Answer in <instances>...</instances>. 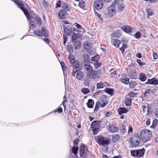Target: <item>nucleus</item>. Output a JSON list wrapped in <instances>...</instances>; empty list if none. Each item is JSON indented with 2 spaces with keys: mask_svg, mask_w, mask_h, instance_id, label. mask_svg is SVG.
Masks as SVG:
<instances>
[{
  "mask_svg": "<svg viewBox=\"0 0 158 158\" xmlns=\"http://www.w3.org/2000/svg\"><path fill=\"white\" fill-rule=\"evenodd\" d=\"M140 138L144 143L147 142L150 139L152 134L149 130L143 129L140 132Z\"/></svg>",
  "mask_w": 158,
  "mask_h": 158,
  "instance_id": "f257e3e1",
  "label": "nucleus"
},
{
  "mask_svg": "<svg viewBox=\"0 0 158 158\" xmlns=\"http://www.w3.org/2000/svg\"><path fill=\"white\" fill-rule=\"evenodd\" d=\"M96 142L99 145L105 147L110 143V141L108 138L99 135L97 137Z\"/></svg>",
  "mask_w": 158,
  "mask_h": 158,
  "instance_id": "f03ea898",
  "label": "nucleus"
},
{
  "mask_svg": "<svg viewBox=\"0 0 158 158\" xmlns=\"http://www.w3.org/2000/svg\"><path fill=\"white\" fill-rule=\"evenodd\" d=\"M130 140L132 147L136 148L140 142V137L138 134H134L130 137Z\"/></svg>",
  "mask_w": 158,
  "mask_h": 158,
  "instance_id": "7ed1b4c3",
  "label": "nucleus"
},
{
  "mask_svg": "<svg viewBox=\"0 0 158 158\" xmlns=\"http://www.w3.org/2000/svg\"><path fill=\"white\" fill-rule=\"evenodd\" d=\"M145 151V149L143 148L141 149L131 150V156L135 158H140L144 154Z\"/></svg>",
  "mask_w": 158,
  "mask_h": 158,
  "instance_id": "20e7f679",
  "label": "nucleus"
},
{
  "mask_svg": "<svg viewBox=\"0 0 158 158\" xmlns=\"http://www.w3.org/2000/svg\"><path fill=\"white\" fill-rule=\"evenodd\" d=\"M16 4L19 8L23 12L26 17L28 19L30 17V15L28 10L24 7L23 3L18 0H11Z\"/></svg>",
  "mask_w": 158,
  "mask_h": 158,
  "instance_id": "39448f33",
  "label": "nucleus"
},
{
  "mask_svg": "<svg viewBox=\"0 0 158 158\" xmlns=\"http://www.w3.org/2000/svg\"><path fill=\"white\" fill-rule=\"evenodd\" d=\"M118 2L117 0L114 1L112 2V5L108 8L107 13L109 16H112L115 13V6Z\"/></svg>",
  "mask_w": 158,
  "mask_h": 158,
  "instance_id": "423d86ee",
  "label": "nucleus"
},
{
  "mask_svg": "<svg viewBox=\"0 0 158 158\" xmlns=\"http://www.w3.org/2000/svg\"><path fill=\"white\" fill-rule=\"evenodd\" d=\"M94 8L97 10L101 9L103 6V2L102 0H96L94 2Z\"/></svg>",
  "mask_w": 158,
  "mask_h": 158,
  "instance_id": "0eeeda50",
  "label": "nucleus"
},
{
  "mask_svg": "<svg viewBox=\"0 0 158 158\" xmlns=\"http://www.w3.org/2000/svg\"><path fill=\"white\" fill-rule=\"evenodd\" d=\"M146 84L152 85H158V79H156L155 77L151 79H148V81L146 82Z\"/></svg>",
  "mask_w": 158,
  "mask_h": 158,
  "instance_id": "6e6552de",
  "label": "nucleus"
},
{
  "mask_svg": "<svg viewBox=\"0 0 158 158\" xmlns=\"http://www.w3.org/2000/svg\"><path fill=\"white\" fill-rule=\"evenodd\" d=\"M67 11L64 10H60L58 13V15L60 18L61 19H65L68 16V14Z\"/></svg>",
  "mask_w": 158,
  "mask_h": 158,
  "instance_id": "1a4fd4ad",
  "label": "nucleus"
},
{
  "mask_svg": "<svg viewBox=\"0 0 158 158\" xmlns=\"http://www.w3.org/2000/svg\"><path fill=\"white\" fill-rule=\"evenodd\" d=\"M64 33L68 36H70L72 34V29L71 26H68L64 27Z\"/></svg>",
  "mask_w": 158,
  "mask_h": 158,
  "instance_id": "9d476101",
  "label": "nucleus"
},
{
  "mask_svg": "<svg viewBox=\"0 0 158 158\" xmlns=\"http://www.w3.org/2000/svg\"><path fill=\"white\" fill-rule=\"evenodd\" d=\"M108 129L110 131L111 133L117 132L119 130L118 127L114 124L110 125L108 127Z\"/></svg>",
  "mask_w": 158,
  "mask_h": 158,
  "instance_id": "9b49d317",
  "label": "nucleus"
},
{
  "mask_svg": "<svg viewBox=\"0 0 158 158\" xmlns=\"http://www.w3.org/2000/svg\"><path fill=\"white\" fill-rule=\"evenodd\" d=\"M86 149L87 150L88 148L85 145H81L80 148V155L81 157H83L84 154L85 150Z\"/></svg>",
  "mask_w": 158,
  "mask_h": 158,
  "instance_id": "f8f14e48",
  "label": "nucleus"
},
{
  "mask_svg": "<svg viewBox=\"0 0 158 158\" xmlns=\"http://www.w3.org/2000/svg\"><path fill=\"white\" fill-rule=\"evenodd\" d=\"M122 30L127 33L131 32L132 31V28L130 26L128 25L123 26L122 28Z\"/></svg>",
  "mask_w": 158,
  "mask_h": 158,
  "instance_id": "ddd939ff",
  "label": "nucleus"
},
{
  "mask_svg": "<svg viewBox=\"0 0 158 158\" xmlns=\"http://www.w3.org/2000/svg\"><path fill=\"white\" fill-rule=\"evenodd\" d=\"M118 114L121 115L123 114H125L128 112V110L124 107H120L118 109Z\"/></svg>",
  "mask_w": 158,
  "mask_h": 158,
  "instance_id": "4468645a",
  "label": "nucleus"
},
{
  "mask_svg": "<svg viewBox=\"0 0 158 158\" xmlns=\"http://www.w3.org/2000/svg\"><path fill=\"white\" fill-rule=\"evenodd\" d=\"M81 36V34L79 33H73L72 36V39L73 42H74L76 40L80 38Z\"/></svg>",
  "mask_w": 158,
  "mask_h": 158,
  "instance_id": "2eb2a0df",
  "label": "nucleus"
},
{
  "mask_svg": "<svg viewBox=\"0 0 158 158\" xmlns=\"http://www.w3.org/2000/svg\"><path fill=\"white\" fill-rule=\"evenodd\" d=\"M94 101L92 99H89L86 103L87 107L89 108H93L94 107Z\"/></svg>",
  "mask_w": 158,
  "mask_h": 158,
  "instance_id": "dca6fc26",
  "label": "nucleus"
},
{
  "mask_svg": "<svg viewBox=\"0 0 158 158\" xmlns=\"http://www.w3.org/2000/svg\"><path fill=\"white\" fill-rule=\"evenodd\" d=\"M112 43L113 45L116 47L118 48L121 42L119 40L114 39L112 40Z\"/></svg>",
  "mask_w": 158,
  "mask_h": 158,
  "instance_id": "f3484780",
  "label": "nucleus"
},
{
  "mask_svg": "<svg viewBox=\"0 0 158 158\" xmlns=\"http://www.w3.org/2000/svg\"><path fill=\"white\" fill-rule=\"evenodd\" d=\"M121 137L120 135H118L117 134H115L114 135H112V141L115 143L117 142V141H119Z\"/></svg>",
  "mask_w": 158,
  "mask_h": 158,
  "instance_id": "a211bd4d",
  "label": "nucleus"
},
{
  "mask_svg": "<svg viewBox=\"0 0 158 158\" xmlns=\"http://www.w3.org/2000/svg\"><path fill=\"white\" fill-rule=\"evenodd\" d=\"M100 124L99 122L97 120H94L92 122L91 124V128L98 127Z\"/></svg>",
  "mask_w": 158,
  "mask_h": 158,
  "instance_id": "6ab92c4d",
  "label": "nucleus"
},
{
  "mask_svg": "<svg viewBox=\"0 0 158 158\" xmlns=\"http://www.w3.org/2000/svg\"><path fill=\"white\" fill-rule=\"evenodd\" d=\"M147 79L146 74L143 73H141L139 74V80L142 82L145 81Z\"/></svg>",
  "mask_w": 158,
  "mask_h": 158,
  "instance_id": "aec40b11",
  "label": "nucleus"
},
{
  "mask_svg": "<svg viewBox=\"0 0 158 158\" xmlns=\"http://www.w3.org/2000/svg\"><path fill=\"white\" fill-rule=\"evenodd\" d=\"M73 42V46L75 49H79L81 47V42L79 40Z\"/></svg>",
  "mask_w": 158,
  "mask_h": 158,
  "instance_id": "412c9836",
  "label": "nucleus"
},
{
  "mask_svg": "<svg viewBox=\"0 0 158 158\" xmlns=\"http://www.w3.org/2000/svg\"><path fill=\"white\" fill-rule=\"evenodd\" d=\"M129 77L131 79H135L137 77V73L135 71H130L129 75Z\"/></svg>",
  "mask_w": 158,
  "mask_h": 158,
  "instance_id": "4be33fe9",
  "label": "nucleus"
},
{
  "mask_svg": "<svg viewBox=\"0 0 158 158\" xmlns=\"http://www.w3.org/2000/svg\"><path fill=\"white\" fill-rule=\"evenodd\" d=\"M104 91L107 94L112 96L114 95V89L112 88H107L104 90Z\"/></svg>",
  "mask_w": 158,
  "mask_h": 158,
  "instance_id": "5701e85b",
  "label": "nucleus"
},
{
  "mask_svg": "<svg viewBox=\"0 0 158 158\" xmlns=\"http://www.w3.org/2000/svg\"><path fill=\"white\" fill-rule=\"evenodd\" d=\"M83 77V74L81 71H78L76 74V78L77 79L81 80Z\"/></svg>",
  "mask_w": 158,
  "mask_h": 158,
  "instance_id": "b1692460",
  "label": "nucleus"
},
{
  "mask_svg": "<svg viewBox=\"0 0 158 158\" xmlns=\"http://www.w3.org/2000/svg\"><path fill=\"white\" fill-rule=\"evenodd\" d=\"M83 56L84 58V61L85 64V63H88L89 62L90 60V58L88 54H84L83 55Z\"/></svg>",
  "mask_w": 158,
  "mask_h": 158,
  "instance_id": "393cba45",
  "label": "nucleus"
},
{
  "mask_svg": "<svg viewBox=\"0 0 158 158\" xmlns=\"http://www.w3.org/2000/svg\"><path fill=\"white\" fill-rule=\"evenodd\" d=\"M119 81L127 85L129 83V79L128 78H120Z\"/></svg>",
  "mask_w": 158,
  "mask_h": 158,
  "instance_id": "a878e982",
  "label": "nucleus"
},
{
  "mask_svg": "<svg viewBox=\"0 0 158 158\" xmlns=\"http://www.w3.org/2000/svg\"><path fill=\"white\" fill-rule=\"evenodd\" d=\"M121 35V30H117L113 33L112 36L113 37L118 38Z\"/></svg>",
  "mask_w": 158,
  "mask_h": 158,
  "instance_id": "bb28decb",
  "label": "nucleus"
},
{
  "mask_svg": "<svg viewBox=\"0 0 158 158\" xmlns=\"http://www.w3.org/2000/svg\"><path fill=\"white\" fill-rule=\"evenodd\" d=\"M78 148L75 146H73L72 148V152L73 154L75 156L77 155L78 151Z\"/></svg>",
  "mask_w": 158,
  "mask_h": 158,
  "instance_id": "cd10ccee",
  "label": "nucleus"
},
{
  "mask_svg": "<svg viewBox=\"0 0 158 158\" xmlns=\"http://www.w3.org/2000/svg\"><path fill=\"white\" fill-rule=\"evenodd\" d=\"M90 79H92V78H90L89 77H88L87 76L84 79L83 81L85 85L89 87V80Z\"/></svg>",
  "mask_w": 158,
  "mask_h": 158,
  "instance_id": "c85d7f7f",
  "label": "nucleus"
},
{
  "mask_svg": "<svg viewBox=\"0 0 158 158\" xmlns=\"http://www.w3.org/2000/svg\"><path fill=\"white\" fill-rule=\"evenodd\" d=\"M132 99L131 98H126L125 101V104L127 106H130L131 105Z\"/></svg>",
  "mask_w": 158,
  "mask_h": 158,
  "instance_id": "c756f323",
  "label": "nucleus"
},
{
  "mask_svg": "<svg viewBox=\"0 0 158 158\" xmlns=\"http://www.w3.org/2000/svg\"><path fill=\"white\" fill-rule=\"evenodd\" d=\"M129 87L130 88H134L137 85V83L136 81H131L129 83Z\"/></svg>",
  "mask_w": 158,
  "mask_h": 158,
  "instance_id": "7c9ffc66",
  "label": "nucleus"
},
{
  "mask_svg": "<svg viewBox=\"0 0 158 158\" xmlns=\"http://www.w3.org/2000/svg\"><path fill=\"white\" fill-rule=\"evenodd\" d=\"M41 32L42 33V35H43L44 36L47 37L48 36V34L45 29V27H43L41 28Z\"/></svg>",
  "mask_w": 158,
  "mask_h": 158,
  "instance_id": "2f4dec72",
  "label": "nucleus"
},
{
  "mask_svg": "<svg viewBox=\"0 0 158 158\" xmlns=\"http://www.w3.org/2000/svg\"><path fill=\"white\" fill-rule=\"evenodd\" d=\"M120 132L123 135L126 132V130L125 126L123 125H122L120 127Z\"/></svg>",
  "mask_w": 158,
  "mask_h": 158,
  "instance_id": "473e14b6",
  "label": "nucleus"
},
{
  "mask_svg": "<svg viewBox=\"0 0 158 158\" xmlns=\"http://www.w3.org/2000/svg\"><path fill=\"white\" fill-rule=\"evenodd\" d=\"M29 15H30L29 14ZM31 16L30 15V17L29 18H27V19L29 20V23H30V24L29 25L30 27V26H31L32 27H35L36 26V24L35 23L34 21H32L31 20Z\"/></svg>",
  "mask_w": 158,
  "mask_h": 158,
  "instance_id": "72a5a7b5",
  "label": "nucleus"
},
{
  "mask_svg": "<svg viewBox=\"0 0 158 158\" xmlns=\"http://www.w3.org/2000/svg\"><path fill=\"white\" fill-rule=\"evenodd\" d=\"M63 10H66V11H68L69 10V9L68 8V4L66 3H64L63 4L62 6Z\"/></svg>",
  "mask_w": 158,
  "mask_h": 158,
  "instance_id": "f704fd0d",
  "label": "nucleus"
},
{
  "mask_svg": "<svg viewBox=\"0 0 158 158\" xmlns=\"http://www.w3.org/2000/svg\"><path fill=\"white\" fill-rule=\"evenodd\" d=\"M104 86L105 85L102 82L98 83L97 84V88L98 89L103 88Z\"/></svg>",
  "mask_w": 158,
  "mask_h": 158,
  "instance_id": "c9c22d12",
  "label": "nucleus"
},
{
  "mask_svg": "<svg viewBox=\"0 0 158 158\" xmlns=\"http://www.w3.org/2000/svg\"><path fill=\"white\" fill-rule=\"evenodd\" d=\"M73 68L77 69L79 66V62L78 60H75V62L73 64Z\"/></svg>",
  "mask_w": 158,
  "mask_h": 158,
  "instance_id": "e433bc0d",
  "label": "nucleus"
},
{
  "mask_svg": "<svg viewBox=\"0 0 158 158\" xmlns=\"http://www.w3.org/2000/svg\"><path fill=\"white\" fill-rule=\"evenodd\" d=\"M84 67L86 71L88 70H93V68L90 65L84 64Z\"/></svg>",
  "mask_w": 158,
  "mask_h": 158,
  "instance_id": "4c0bfd02",
  "label": "nucleus"
},
{
  "mask_svg": "<svg viewBox=\"0 0 158 158\" xmlns=\"http://www.w3.org/2000/svg\"><path fill=\"white\" fill-rule=\"evenodd\" d=\"M67 49L69 52L72 53L73 51V47L72 45H69L67 46Z\"/></svg>",
  "mask_w": 158,
  "mask_h": 158,
  "instance_id": "58836bf2",
  "label": "nucleus"
},
{
  "mask_svg": "<svg viewBox=\"0 0 158 158\" xmlns=\"http://www.w3.org/2000/svg\"><path fill=\"white\" fill-rule=\"evenodd\" d=\"M81 92L83 94H86L89 92V90L88 88H84L81 89Z\"/></svg>",
  "mask_w": 158,
  "mask_h": 158,
  "instance_id": "ea45409f",
  "label": "nucleus"
},
{
  "mask_svg": "<svg viewBox=\"0 0 158 158\" xmlns=\"http://www.w3.org/2000/svg\"><path fill=\"white\" fill-rule=\"evenodd\" d=\"M34 33L36 35L40 36H42V33L40 30H34Z\"/></svg>",
  "mask_w": 158,
  "mask_h": 158,
  "instance_id": "a19ab883",
  "label": "nucleus"
},
{
  "mask_svg": "<svg viewBox=\"0 0 158 158\" xmlns=\"http://www.w3.org/2000/svg\"><path fill=\"white\" fill-rule=\"evenodd\" d=\"M34 19L36 23L39 25L41 24V21L40 19L38 17H35Z\"/></svg>",
  "mask_w": 158,
  "mask_h": 158,
  "instance_id": "79ce46f5",
  "label": "nucleus"
},
{
  "mask_svg": "<svg viewBox=\"0 0 158 158\" xmlns=\"http://www.w3.org/2000/svg\"><path fill=\"white\" fill-rule=\"evenodd\" d=\"M102 64L101 62H98V61H96L94 62V68L97 69L101 66Z\"/></svg>",
  "mask_w": 158,
  "mask_h": 158,
  "instance_id": "37998d69",
  "label": "nucleus"
},
{
  "mask_svg": "<svg viewBox=\"0 0 158 158\" xmlns=\"http://www.w3.org/2000/svg\"><path fill=\"white\" fill-rule=\"evenodd\" d=\"M93 73V70H88L86 72V74L87 77H89L90 78H92V73Z\"/></svg>",
  "mask_w": 158,
  "mask_h": 158,
  "instance_id": "c03bdc74",
  "label": "nucleus"
},
{
  "mask_svg": "<svg viewBox=\"0 0 158 158\" xmlns=\"http://www.w3.org/2000/svg\"><path fill=\"white\" fill-rule=\"evenodd\" d=\"M92 129L93 133L94 135L97 134L98 132L99 128L98 127H94L91 128Z\"/></svg>",
  "mask_w": 158,
  "mask_h": 158,
  "instance_id": "a18cd8bd",
  "label": "nucleus"
},
{
  "mask_svg": "<svg viewBox=\"0 0 158 158\" xmlns=\"http://www.w3.org/2000/svg\"><path fill=\"white\" fill-rule=\"evenodd\" d=\"M78 6L81 8H82L85 6V2L83 0H80L79 2Z\"/></svg>",
  "mask_w": 158,
  "mask_h": 158,
  "instance_id": "49530a36",
  "label": "nucleus"
},
{
  "mask_svg": "<svg viewBox=\"0 0 158 158\" xmlns=\"http://www.w3.org/2000/svg\"><path fill=\"white\" fill-rule=\"evenodd\" d=\"M146 11L148 13V16H151L152 15L153 13L152 9L149 8H148L146 10Z\"/></svg>",
  "mask_w": 158,
  "mask_h": 158,
  "instance_id": "de8ad7c7",
  "label": "nucleus"
},
{
  "mask_svg": "<svg viewBox=\"0 0 158 158\" xmlns=\"http://www.w3.org/2000/svg\"><path fill=\"white\" fill-rule=\"evenodd\" d=\"M134 36L136 39H138L141 37V34L140 32L137 31L135 34Z\"/></svg>",
  "mask_w": 158,
  "mask_h": 158,
  "instance_id": "09e8293b",
  "label": "nucleus"
},
{
  "mask_svg": "<svg viewBox=\"0 0 158 158\" xmlns=\"http://www.w3.org/2000/svg\"><path fill=\"white\" fill-rule=\"evenodd\" d=\"M137 63L139 64L140 66L142 67L143 65L145 64V63L144 62H142L140 59H137Z\"/></svg>",
  "mask_w": 158,
  "mask_h": 158,
  "instance_id": "8fccbe9b",
  "label": "nucleus"
},
{
  "mask_svg": "<svg viewBox=\"0 0 158 158\" xmlns=\"http://www.w3.org/2000/svg\"><path fill=\"white\" fill-rule=\"evenodd\" d=\"M100 104V103L98 102H97L96 103L95 107L94 109V111H97L98 110Z\"/></svg>",
  "mask_w": 158,
  "mask_h": 158,
  "instance_id": "3c124183",
  "label": "nucleus"
},
{
  "mask_svg": "<svg viewBox=\"0 0 158 158\" xmlns=\"http://www.w3.org/2000/svg\"><path fill=\"white\" fill-rule=\"evenodd\" d=\"M137 95L136 93H134L133 91L131 92L128 94V96L131 98L135 97Z\"/></svg>",
  "mask_w": 158,
  "mask_h": 158,
  "instance_id": "603ef678",
  "label": "nucleus"
},
{
  "mask_svg": "<svg viewBox=\"0 0 158 158\" xmlns=\"http://www.w3.org/2000/svg\"><path fill=\"white\" fill-rule=\"evenodd\" d=\"M61 2L60 0H58L56 4V8L60 7L61 6Z\"/></svg>",
  "mask_w": 158,
  "mask_h": 158,
  "instance_id": "864d4df0",
  "label": "nucleus"
},
{
  "mask_svg": "<svg viewBox=\"0 0 158 158\" xmlns=\"http://www.w3.org/2000/svg\"><path fill=\"white\" fill-rule=\"evenodd\" d=\"M63 112V109L61 107H59L57 109L54 110V112L56 113V112H58V113H61Z\"/></svg>",
  "mask_w": 158,
  "mask_h": 158,
  "instance_id": "5fc2aeb1",
  "label": "nucleus"
},
{
  "mask_svg": "<svg viewBox=\"0 0 158 158\" xmlns=\"http://www.w3.org/2000/svg\"><path fill=\"white\" fill-rule=\"evenodd\" d=\"M66 95H65L63 97V99H64V100L63 101L62 103V104L63 105V106L64 107V110H65V105H64V103H65V102L66 101Z\"/></svg>",
  "mask_w": 158,
  "mask_h": 158,
  "instance_id": "6e6d98bb",
  "label": "nucleus"
},
{
  "mask_svg": "<svg viewBox=\"0 0 158 158\" xmlns=\"http://www.w3.org/2000/svg\"><path fill=\"white\" fill-rule=\"evenodd\" d=\"M157 89H152L151 91V93L154 95H157Z\"/></svg>",
  "mask_w": 158,
  "mask_h": 158,
  "instance_id": "4d7b16f0",
  "label": "nucleus"
},
{
  "mask_svg": "<svg viewBox=\"0 0 158 158\" xmlns=\"http://www.w3.org/2000/svg\"><path fill=\"white\" fill-rule=\"evenodd\" d=\"M84 47L85 50H88L89 49V44L87 42H85L84 44Z\"/></svg>",
  "mask_w": 158,
  "mask_h": 158,
  "instance_id": "13d9d810",
  "label": "nucleus"
},
{
  "mask_svg": "<svg viewBox=\"0 0 158 158\" xmlns=\"http://www.w3.org/2000/svg\"><path fill=\"white\" fill-rule=\"evenodd\" d=\"M61 67L63 70L64 71V69H66V67L65 66V63L64 62L61 61L60 63Z\"/></svg>",
  "mask_w": 158,
  "mask_h": 158,
  "instance_id": "bf43d9fd",
  "label": "nucleus"
},
{
  "mask_svg": "<svg viewBox=\"0 0 158 158\" xmlns=\"http://www.w3.org/2000/svg\"><path fill=\"white\" fill-rule=\"evenodd\" d=\"M94 12L95 15H96L100 19H102V18L101 17V15L98 13L95 10H94Z\"/></svg>",
  "mask_w": 158,
  "mask_h": 158,
  "instance_id": "052dcab7",
  "label": "nucleus"
},
{
  "mask_svg": "<svg viewBox=\"0 0 158 158\" xmlns=\"http://www.w3.org/2000/svg\"><path fill=\"white\" fill-rule=\"evenodd\" d=\"M79 142V139H75L73 141L74 145L76 146L78 144V142Z\"/></svg>",
  "mask_w": 158,
  "mask_h": 158,
  "instance_id": "680f3d73",
  "label": "nucleus"
},
{
  "mask_svg": "<svg viewBox=\"0 0 158 158\" xmlns=\"http://www.w3.org/2000/svg\"><path fill=\"white\" fill-rule=\"evenodd\" d=\"M112 114V112L111 111L107 112L105 114V117H108L111 115Z\"/></svg>",
  "mask_w": 158,
  "mask_h": 158,
  "instance_id": "e2e57ef3",
  "label": "nucleus"
},
{
  "mask_svg": "<svg viewBox=\"0 0 158 158\" xmlns=\"http://www.w3.org/2000/svg\"><path fill=\"white\" fill-rule=\"evenodd\" d=\"M117 72L116 70H114L113 72L110 73V75L112 77H114L117 74Z\"/></svg>",
  "mask_w": 158,
  "mask_h": 158,
  "instance_id": "0e129e2a",
  "label": "nucleus"
},
{
  "mask_svg": "<svg viewBox=\"0 0 158 158\" xmlns=\"http://www.w3.org/2000/svg\"><path fill=\"white\" fill-rule=\"evenodd\" d=\"M75 26L79 29H82L83 28L82 26L78 23H76Z\"/></svg>",
  "mask_w": 158,
  "mask_h": 158,
  "instance_id": "69168bd1",
  "label": "nucleus"
},
{
  "mask_svg": "<svg viewBox=\"0 0 158 158\" xmlns=\"http://www.w3.org/2000/svg\"><path fill=\"white\" fill-rule=\"evenodd\" d=\"M73 72L72 73V74L73 76H75V74L77 72V69H75L74 68H73Z\"/></svg>",
  "mask_w": 158,
  "mask_h": 158,
  "instance_id": "338daca9",
  "label": "nucleus"
},
{
  "mask_svg": "<svg viewBox=\"0 0 158 158\" xmlns=\"http://www.w3.org/2000/svg\"><path fill=\"white\" fill-rule=\"evenodd\" d=\"M153 58L154 60H156L157 57V54L156 52H154L153 54Z\"/></svg>",
  "mask_w": 158,
  "mask_h": 158,
  "instance_id": "774afa93",
  "label": "nucleus"
}]
</instances>
